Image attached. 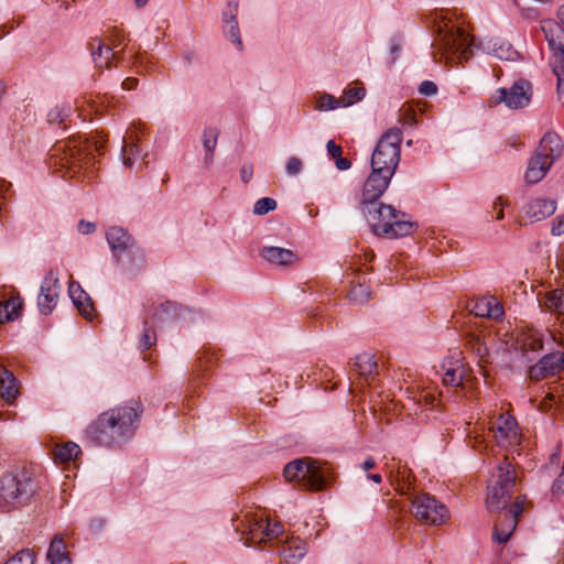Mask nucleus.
<instances>
[{
  "mask_svg": "<svg viewBox=\"0 0 564 564\" xmlns=\"http://www.w3.org/2000/svg\"><path fill=\"white\" fill-rule=\"evenodd\" d=\"M142 412L139 402L102 412L90 425V437L100 445H119L130 438Z\"/></svg>",
  "mask_w": 564,
  "mask_h": 564,
  "instance_id": "1",
  "label": "nucleus"
},
{
  "mask_svg": "<svg viewBox=\"0 0 564 564\" xmlns=\"http://www.w3.org/2000/svg\"><path fill=\"white\" fill-rule=\"evenodd\" d=\"M360 209L373 232L378 236L398 238L408 236L413 231V224L403 220L404 214L395 210L391 205L375 203Z\"/></svg>",
  "mask_w": 564,
  "mask_h": 564,
  "instance_id": "2",
  "label": "nucleus"
},
{
  "mask_svg": "<svg viewBox=\"0 0 564 564\" xmlns=\"http://www.w3.org/2000/svg\"><path fill=\"white\" fill-rule=\"evenodd\" d=\"M36 491L32 475L25 469L0 476V508H17L30 502Z\"/></svg>",
  "mask_w": 564,
  "mask_h": 564,
  "instance_id": "3",
  "label": "nucleus"
},
{
  "mask_svg": "<svg viewBox=\"0 0 564 564\" xmlns=\"http://www.w3.org/2000/svg\"><path fill=\"white\" fill-rule=\"evenodd\" d=\"M288 481H297L308 490H323L330 482V471L327 466L305 457L289 463L283 470Z\"/></svg>",
  "mask_w": 564,
  "mask_h": 564,
  "instance_id": "4",
  "label": "nucleus"
},
{
  "mask_svg": "<svg viewBox=\"0 0 564 564\" xmlns=\"http://www.w3.org/2000/svg\"><path fill=\"white\" fill-rule=\"evenodd\" d=\"M402 131L393 127L388 129L378 140L371 155V169L394 175L401 154Z\"/></svg>",
  "mask_w": 564,
  "mask_h": 564,
  "instance_id": "5",
  "label": "nucleus"
},
{
  "mask_svg": "<svg viewBox=\"0 0 564 564\" xmlns=\"http://www.w3.org/2000/svg\"><path fill=\"white\" fill-rule=\"evenodd\" d=\"M516 477V470L511 463L505 460L497 467L488 487L489 491L486 499L489 511L503 510L508 506Z\"/></svg>",
  "mask_w": 564,
  "mask_h": 564,
  "instance_id": "6",
  "label": "nucleus"
},
{
  "mask_svg": "<svg viewBox=\"0 0 564 564\" xmlns=\"http://www.w3.org/2000/svg\"><path fill=\"white\" fill-rule=\"evenodd\" d=\"M549 47L552 52V64L557 77L558 99L564 101V29L554 23L542 26Z\"/></svg>",
  "mask_w": 564,
  "mask_h": 564,
  "instance_id": "7",
  "label": "nucleus"
},
{
  "mask_svg": "<svg viewBox=\"0 0 564 564\" xmlns=\"http://www.w3.org/2000/svg\"><path fill=\"white\" fill-rule=\"evenodd\" d=\"M412 513L416 520L427 525H442L449 518L446 506L429 494L413 497Z\"/></svg>",
  "mask_w": 564,
  "mask_h": 564,
  "instance_id": "8",
  "label": "nucleus"
},
{
  "mask_svg": "<svg viewBox=\"0 0 564 564\" xmlns=\"http://www.w3.org/2000/svg\"><path fill=\"white\" fill-rule=\"evenodd\" d=\"M440 58L449 59V55H457L459 59L467 61L471 55L474 39L462 29H451L440 34Z\"/></svg>",
  "mask_w": 564,
  "mask_h": 564,
  "instance_id": "9",
  "label": "nucleus"
},
{
  "mask_svg": "<svg viewBox=\"0 0 564 564\" xmlns=\"http://www.w3.org/2000/svg\"><path fill=\"white\" fill-rule=\"evenodd\" d=\"M489 431L499 446L516 447L520 444L521 433L514 417L500 413L496 419L491 417Z\"/></svg>",
  "mask_w": 564,
  "mask_h": 564,
  "instance_id": "10",
  "label": "nucleus"
},
{
  "mask_svg": "<svg viewBox=\"0 0 564 564\" xmlns=\"http://www.w3.org/2000/svg\"><path fill=\"white\" fill-rule=\"evenodd\" d=\"M532 86L525 79H519L510 88H499L494 96L495 102H503L508 108L518 109L529 105Z\"/></svg>",
  "mask_w": 564,
  "mask_h": 564,
  "instance_id": "11",
  "label": "nucleus"
},
{
  "mask_svg": "<svg viewBox=\"0 0 564 564\" xmlns=\"http://www.w3.org/2000/svg\"><path fill=\"white\" fill-rule=\"evenodd\" d=\"M59 290L58 273L51 269L42 281L37 296V307L43 315L51 314L55 308Z\"/></svg>",
  "mask_w": 564,
  "mask_h": 564,
  "instance_id": "12",
  "label": "nucleus"
},
{
  "mask_svg": "<svg viewBox=\"0 0 564 564\" xmlns=\"http://www.w3.org/2000/svg\"><path fill=\"white\" fill-rule=\"evenodd\" d=\"M392 176L382 171H377V169H371V173L364 184L359 203L360 208L377 203L388 188Z\"/></svg>",
  "mask_w": 564,
  "mask_h": 564,
  "instance_id": "13",
  "label": "nucleus"
},
{
  "mask_svg": "<svg viewBox=\"0 0 564 564\" xmlns=\"http://www.w3.org/2000/svg\"><path fill=\"white\" fill-rule=\"evenodd\" d=\"M522 502L516 500L507 512L500 514L494 528V540L498 543H506L517 527L519 516L522 513Z\"/></svg>",
  "mask_w": 564,
  "mask_h": 564,
  "instance_id": "14",
  "label": "nucleus"
},
{
  "mask_svg": "<svg viewBox=\"0 0 564 564\" xmlns=\"http://www.w3.org/2000/svg\"><path fill=\"white\" fill-rule=\"evenodd\" d=\"M564 369V352L554 351L545 355L535 365L530 367L529 376L531 380L540 381L542 379L558 375Z\"/></svg>",
  "mask_w": 564,
  "mask_h": 564,
  "instance_id": "15",
  "label": "nucleus"
},
{
  "mask_svg": "<svg viewBox=\"0 0 564 564\" xmlns=\"http://www.w3.org/2000/svg\"><path fill=\"white\" fill-rule=\"evenodd\" d=\"M106 238L117 262H122L123 256L134 248L132 237L121 227H110Z\"/></svg>",
  "mask_w": 564,
  "mask_h": 564,
  "instance_id": "16",
  "label": "nucleus"
},
{
  "mask_svg": "<svg viewBox=\"0 0 564 564\" xmlns=\"http://www.w3.org/2000/svg\"><path fill=\"white\" fill-rule=\"evenodd\" d=\"M275 547L284 564H297L306 553V543L294 536L279 540Z\"/></svg>",
  "mask_w": 564,
  "mask_h": 564,
  "instance_id": "17",
  "label": "nucleus"
},
{
  "mask_svg": "<svg viewBox=\"0 0 564 564\" xmlns=\"http://www.w3.org/2000/svg\"><path fill=\"white\" fill-rule=\"evenodd\" d=\"M260 254L271 264L281 267H290L299 261V256L293 250L281 247H263Z\"/></svg>",
  "mask_w": 564,
  "mask_h": 564,
  "instance_id": "18",
  "label": "nucleus"
},
{
  "mask_svg": "<svg viewBox=\"0 0 564 564\" xmlns=\"http://www.w3.org/2000/svg\"><path fill=\"white\" fill-rule=\"evenodd\" d=\"M556 210V202L553 199L535 198L531 200L524 208L525 216L531 221L543 220Z\"/></svg>",
  "mask_w": 564,
  "mask_h": 564,
  "instance_id": "19",
  "label": "nucleus"
},
{
  "mask_svg": "<svg viewBox=\"0 0 564 564\" xmlns=\"http://www.w3.org/2000/svg\"><path fill=\"white\" fill-rule=\"evenodd\" d=\"M89 50L95 65L100 69L109 68L112 61L117 58L113 47L105 45L100 39H94L89 43Z\"/></svg>",
  "mask_w": 564,
  "mask_h": 564,
  "instance_id": "20",
  "label": "nucleus"
},
{
  "mask_svg": "<svg viewBox=\"0 0 564 564\" xmlns=\"http://www.w3.org/2000/svg\"><path fill=\"white\" fill-rule=\"evenodd\" d=\"M238 7V1L228 2L229 14L225 13L224 17V32L226 36L241 51L242 41L240 37V31L237 21Z\"/></svg>",
  "mask_w": 564,
  "mask_h": 564,
  "instance_id": "21",
  "label": "nucleus"
},
{
  "mask_svg": "<svg viewBox=\"0 0 564 564\" xmlns=\"http://www.w3.org/2000/svg\"><path fill=\"white\" fill-rule=\"evenodd\" d=\"M443 382L447 386L458 387L462 384L464 377V367L460 360V351L452 357L447 362L442 365Z\"/></svg>",
  "mask_w": 564,
  "mask_h": 564,
  "instance_id": "22",
  "label": "nucleus"
},
{
  "mask_svg": "<svg viewBox=\"0 0 564 564\" xmlns=\"http://www.w3.org/2000/svg\"><path fill=\"white\" fill-rule=\"evenodd\" d=\"M552 164V160L545 159L535 153L529 161L528 169L525 171L524 177L527 183H539L546 175Z\"/></svg>",
  "mask_w": 564,
  "mask_h": 564,
  "instance_id": "23",
  "label": "nucleus"
},
{
  "mask_svg": "<svg viewBox=\"0 0 564 564\" xmlns=\"http://www.w3.org/2000/svg\"><path fill=\"white\" fill-rule=\"evenodd\" d=\"M19 394V384L14 375L6 367L0 366V397L12 403Z\"/></svg>",
  "mask_w": 564,
  "mask_h": 564,
  "instance_id": "24",
  "label": "nucleus"
},
{
  "mask_svg": "<svg viewBox=\"0 0 564 564\" xmlns=\"http://www.w3.org/2000/svg\"><path fill=\"white\" fill-rule=\"evenodd\" d=\"M46 558L50 564H70L72 560L65 541L61 534H56L48 546Z\"/></svg>",
  "mask_w": 564,
  "mask_h": 564,
  "instance_id": "25",
  "label": "nucleus"
},
{
  "mask_svg": "<svg viewBox=\"0 0 564 564\" xmlns=\"http://www.w3.org/2000/svg\"><path fill=\"white\" fill-rule=\"evenodd\" d=\"M539 155L552 160V163L562 153V141L555 133H545L540 141L536 152Z\"/></svg>",
  "mask_w": 564,
  "mask_h": 564,
  "instance_id": "26",
  "label": "nucleus"
},
{
  "mask_svg": "<svg viewBox=\"0 0 564 564\" xmlns=\"http://www.w3.org/2000/svg\"><path fill=\"white\" fill-rule=\"evenodd\" d=\"M471 312L476 316L499 319L503 315V307L494 297H484L475 303Z\"/></svg>",
  "mask_w": 564,
  "mask_h": 564,
  "instance_id": "27",
  "label": "nucleus"
},
{
  "mask_svg": "<svg viewBox=\"0 0 564 564\" xmlns=\"http://www.w3.org/2000/svg\"><path fill=\"white\" fill-rule=\"evenodd\" d=\"M68 293L70 299L73 300L74 305L78 308V311L86 318H93V305L90 304L87 294L82 289L79 283L70 281L68 285Z\"/></svg>",
  "mask_w": 564,
  "mask_h": 564,
  "instance_id": "28",
  "label": "nucleus"
},
{
  "mask_svg": "<svg viewBox=\"0 0 564 564\" xmlns=\"http://www.w3.org/2000/svg\"><path fill=\"white\" fill-rule=\"evenodd\" d=\"M67 143H59L55 147L54 152L56 155L59 152H64V156L61 159V166L66 169V173L69 174L70 177L75 176L79 170L82 169V158L80 153L75 152L69 148V152L66 153Z\"/></svg>",
  "mask_w": 564,
  "mask_h": 564,
  "instance_id": "29",
  "label": "nucleus"
},
{
  "mask_svg": "<svg viewBox=\"0 0 564 564\" xmlns=\"http://www.w3.org/2000/svg\"><path fill=\"white\" fill-rule=\"evenodd\" d=\"M22 300L21 297H11L0 303V323L17 319L21 315Z\"/></svg>",
  "mask_w": 564,
  "mask_h": 564,
  "instance_id": "30",
  "label": "nucleus"
},
{
  "mask_svg": "<svg viewBox=\"0 0 564 564\" xmlns=\"http://www.w3.org/2000/svg\"><path fill=\"white\" fill-rule=\"evenodd\" d=\"M265 520L262 518L252 517L248 519L247 524V544H256L264 542V533H265Z\"/></svg>",
  "mask_w": 564,
  "mask_h": 564,
  "instance_id": "31",
  "label": "nucleus"
},
{
  "mask_svg": "<svg viewBox=\"0 0 564 564\" xmlns=\"http://www.w3.org/2000/svg\"><path fill=\"white\" fill-rule=\"evenodd\" d=\"M489 54H492L499 59L502 61H513L518 53L512 48V46L503 41H495L488 43V46L486 47Z\"/></svg>",
  "mask_w": 564,
  "mask_h": 564,
  "instance_id": "32",
  "label": "nucleus"
},
{
  "mask_svg": "<svg viewBox=\"0 0 564 564\" xmlns=\"http://www.w3.org/2000/svg\"><path fill=\"white\" fill-rule=\"evenodd\" d=\"M219 137V130L215 127H207L203 132V145L206 151L205 163L210 164L213 161L214 150L216 149Z\"/></svg>",
  "mask_w": 564,
  "mask_h": 564,
  "instance_id": "33",
  "label": "nucleus"
},
{
  "mask_svg": "<svg viewBox=\"0 0 564 564\" xmlns=\"http://www.w3.org/2000/svg\"><path fill=\"white\" fill-rule=\"evenodd\" d=\"M354 366L357 372L365 378H368L377 372V362L373 355L369 352L358 355Z\"/></svg>",
  "mask_w": 564,
  "mask_h": 564,
  "instance_id": "34",
  "label": "nucleus"
},
{
  "mask_svg": "<svg viewBox=\"0 0 564 564\" xmlns=\"http://www.w3.org/2000/svg\"><path fill=\"white\" fill-rule=\"evenodd\" d=\"M54 458L59 463L70 462L80 454V447L74 442H67L56 445L54 449Z\"/></svg>",
  "mask_w": 564,
  "mask_h": 564,
  "instance_id": "35",
  "label": "nucleus"
},
{
  "mask_svg": "<svg viewBox=\"0 0 564 564\" xmlns=\"http://www.w3.org/2000/svg\"><path fill=\"white\" fill-rule=\"evenodd\" d=\"M178 311L180 307L176 303L165 302L156 308L152 318L159 323L172 322L178 316Z\"/></svg>",
  "mask_w": 564,
  "mask_h": 564,
  "instance_id": "36",
  "label": "nucleus"
},
{
  "mask_svg": "<svg viewBox=\"0 0 564 564\" xmlns=\"http://www.w3.org/2000/svg\"><path fill=\"white\" fill-rule=\"evenodd\" d=\"M366 95V89L361 84H357L355 87L346 88L341 96L343 107H349L360 101Z\"/></svg>",
  "mask_w": 564,
  "mask_h": 564,
  "instance_id": "37",
  "label": "nucleus"
},
{
  "mask_svg": "<svg viewBox=\"0 0 564 564\" xmlns=\"http://www.w3.org/2000/svg\"><path fill=\"white\" fill-rule=\"evenodd\" d=\"M338 107H343L341 105V97L336 98L335 96L330 94H321L316 101V109L319 111H328L337 109Z\"/></svg>",
  "mask_w": 564,
  "mask_h": 564,
  "instance_id": "38",
  "label": "nucleus"
},
{
  "mask_svg": "<svg viewBox=\"0 0 564 564\" xmlns=\"http://www.w3.org/2000/svg\"><path fill=\"white\" fill-rule=\"evenodd\" d=\"M524 350L539 351L543 348V340L538 333H529L522 339Z\"/></svg>",
  "mask_w": 564,
  "mask_h": 564,
  "instance_id": "39",
  "label": "nucleus"
},
{
  "mask_svg": "<svg viewBox=\"0 0 564 564\" xmlns=\"http://www.w3.org/2000/svg\"><path fill=\"white\" fill-rule=\"evenodd\" d=\"M278 204L275 199L271 197H263L256 202L253 206V214L256 215H265L271 210L276 208Z\"/></svg>",
  "mask_w": 564,
  "mask_h": 564,
  "instance_id": "40",
  "label": "nucleus"
},
{
  "mask_svg": "<svg viewBox=\"0 0 564 564\" xmlns=\"http://www.w3.org/2000/svg\"><path fill=\"white\" fill-rule=\"evenodd\" d=\"M156 341V334L152 329V327L149 325V321H144V328L143 333L140 338V347L142 349H149L152 347Z\"/></svg>",
  "mask_w": 564,
  "mask_h": 564,
  "instance_id": "41",
  "label": "nucleus"
},
{
  "mask_svg": "<svg viewBox=\"0 0 564 564\" xmlns=\"http://www.w3.org/2000/svg\"><path fill=\"white\" fill-rule=\"evenodd\" d=\"M349 296H350V300L356 303H364V302L368 301L370 297L369 288L365 284L355 285L351 289Z\"/></svg>",
  "mask_w": 564,
  "mask_h": 564,
  "instance_id": "42",
  "label": "nucleus"
},
{
  "mask_svg": "<svg viewBox=\"0 0 564 564\" xmlns=\"http://www.w3.org/2000/svg\"><path fill=\"white\" fill-rule=\"evenodd\" d=\"M6 564H33V553L30 550L20 551Z\"/></svg>",
  "mask_w": 564,
  "mask_h": 564,
  "instance_id": "43",
  "label": "nucleus"
},
{
  "mask_svg": "<svg viewBox=\"0 0 564 564\" xmlns=\"http://www.w3.org/2000/svg\"><path fill=\"white\" fill-rule=\"evenodd\" d=\"M139 155V149L137 144H128L123 147V164L128 167L133 165V158Z\"/></svg>",
  "mask_w": 564,
  "mask_h": 564,
  "instance_id": "44",
  "label": "nucleus"
},
{
  "mask_svg": "<svg viewBox=\"0 0 564 564\" xmlns=\"http://www.w3.org/2000/svg\"><path fill=\"white\" fill-rule=\"evenodd\" d=\"M469 345L473 348V350L479 356L480 358H484L487 355V347L481 341L479 336L471 335L469 338Z\"/></svg>",
  "mask_w": 564,
  "mask_h": 564,
  "instance_id": "45",
  "label": "nucleus"
},
{
  "mask_svg": "<svg viewBox=\"0 0 564 564\" xmlns=\"http://www.w3.org/2000/svg\"><path fill=\"white\" fill-rule=\"evenodd\" d=\"M303 169V162L301 159L296 156H292L288 160L285 170L289 175H296L299 174Z\"/></svg>",
  "mask_w": 564,
  "mask_h": 564,
  "instance_id": "46",
  "label": "nucleus"
},
{
  "mask_svg": "<svg viewBox=\"0 0 564 564\" xmlns=\"http://www.w3.org/2000/svg\"><path fill=\"white\" fill-rule=\"evenodd\" d=\"M265 533H264V542L271 540L273 538H278L282 532V527L280 523L270 524L268 521L265 522Z\"/></svg>",
  "mask_w": 564,
  "mask_h": 564,
  "instance_id": "47",
  "label": "nucleus"
},
{
  "mask_svg": "<svg viewBox=\"0 0 564 564\" xmlns=\"http://www.w3.org/2000/svg\"><path fill=\"white\" fill-rule=\"evenodd\" d=\"M551 232L553 236H560L564 234V216L558 215L552 225Z\"/></svg>",
  "mask_w": 564,
  "mask_h": 564,
  "instance_id": "48",
  "label": "nucleus"
},
{
  "mask_svg": "<svg viewBox=\"0 0 564 564\" xmlns=\"http://www.w3.org/2000/svg\"><path fill=\"white\" fill-rule=\"evenodd\" d=\"M419 91L422 95L432 96L436 94L437 87L433 82L425 80L420 85Z\"/></svg>",
  "mask_w": 564,
  "mask_h": 564,
  "instance_id": "49",
  "label": "nucleus"
},
{
  "mask_svg": "<svg viewBox=\"0 0 564 564\" xmlns=\"http://www.w3.org/2000/svg\"><path fill=\"white\" fill-rule=\"evenodd\" d=\"M326 149H327V152L328 154L333 158V159H337L338 156L341 155V147L337 145L333 140H329L326 144Z\"/></svg>",
  "mask_w": 564,
  "mask_h": 564,
  "instance_id": "50",
  "label": "nucleus"
},
{
  "mask_svg": "<svg viewBox=\"0 0 564 564\" xmlns=\"http://www.w3.org/2000/svg\"><path fill=\"white\" fill-rule=\"evenodd\" d=\"M95 230H96V225L94 223L85 221V220H80L78 223V231L84 235L91 234Z\"/></svg>",
  "mask_w": 564,
  "mask_h": 564,
  "instance_id": "51",
  "label": "nucleus"
},
{
  "mask_svg": "<svg viewBox=\"0 0 564 564\" xmlns=\"http://www.w3.org/2000/svg\"><path fill=\"white\" fill-rule=\"evenodd\" d=\"M253 176V166L245 164L240 170V177L245 183H248Z\"/></svg>",
  "mask_w": 564,
  "mask_h": 564,
  "instance_id": "52",
  "label": "nucleus"
},
{
  "mask_svg": "<svg viewBox=\"0 0 564 564\" xmlns=\"http://www.w3.org/2000/svg\"><path fill=\"white\" fill-rule=\"evenodd\" d=\"M469 442L473 444L475 448H477L482 443V437L476 431H470L468 434Z\"/></svg>",
  "mask_w": 564,
  "mask_h": 564,
  "instance_id": "53",
  "label": "nucleus"
},
{
  "mask_svg": "<svg viewBox=\"0 0 564 564\" xmlns=\"http://www.w3.org/2000/svg\"><path fill=\"white\" fill-rule=\"evenodd\" d=\"M139 80L134 77H128L122 82V88L126 90H132L138 86Z\"/></svg>",
  "mask_w": 564,
  "mask_h": 564,
  "instance_id": "54",
  "label": "nucleus"
},
{
  "mask_svg": "<svg viewBox=\"0 0 564 564\" xmlns=\"http://www.w3.org/2000/svg\"><path fill=\"white\" fill-rule=\"evenodd\" d=\"M336 160V167L340 171H346L350 167V161L346 158L338 156Z\"/></svg>",
  "mask_w": 564,
  "mask_h": 564,
  "instance_id": "55",
  "label": "nucleus"
},
{
  "mask_svg": "<svg viewBox=\"0 0 564 564\" xmlns=\"http://www.w3.org/2000/svg\"><path fill=\"white\" fill-rule=\"evenodd\" d=\"M494 207L497 208L499 207V210H498V214H497V219L498 220H501L503 218V209H502V198L501 197H498L497 200L495 202L494 204Z\"/></svg>",
  "mask_w": 564,
  "mask_h": 564,
  "instance_id": "56",
  "label": "nucleus"
},
{
  "mask_svg": "<svg viewBox=\"0 0 564 564\" xmlns=\"http://www.w3.org/2000/svg\"><path fill=\"white\" fill-rule=\"evenodd\" d=\"M376 467V462L372 457H368L362 464H361V468L364 470H369V469H372Z\"/></svg>",
  "mask_w": 564,
  "mask_h": 564,
  "instance_id": "57",
  "label": "nucleus"
},
{
  "mask_svg": "<svg viewBox=\"0 0 564 564\" xmlns=\"http://www.w3.org/2000/svg\"><path fill=\"white\" fill-rule=\"evenodd\" d=\"M367 478L375 481L376 484H380L382 481V477L380 474H368Z\"/></svg>",
  "mask_w": 564,
  "mask_h": 564,
  "instance_id": "58",
  "label": "nucleus"
},
{
  "mask_svg": "<svg viewBox=\"0 0 564 564\" xmlns=\"http://www.w3.org/2000/svg\"><path fill=\"white\" fill-rule=\"evenodd\" d=\"M557 19L560 20L561 24L564 25V3L557 10Z\"/></svg>",
  "mask_w": 564,
  "mask_h": 564,
  "instance_id": "59",
  "label": "nucleus"
},
{
  "mask_svg": "<svg viewBox=\"0 0 564 564\" xmlns=\"http://www.w3.org/2000/svg\"><path fill=\"white\" fill-rule=\"evenodd\" d=\"M400 50H401V47H400L399 43L394 42L391 44L390 51L392 54H397Z\"/></svg>",
  "mask_w": 564,
  "mask_h": 564,
  "instance_id": "60",
  "label": "nucleus"
},
{
  "mask_svg": "<svg viewBox=\"0 0 564 564\" xmlns=\"http://www.w3.org/2000/svg\"><path fill=\"white\" fill-rule=\"evenodd\" d=\"M405 473L406 470L405 469H402L401 467H398L397 469V478L399 479L400 477L404 478L405 477Z\"/></svg>",
  "mask_w": 564,
  "mask_h": 564,
  "instance_id": "61",
  "label": "nucleus"
},
{
  "mask_svg": "<svg viewBox=\"0 0 564 564\" xmlns=\"http://www.w3.org/2000/svg\"><path fill=\"white\" fill-rule=\"evenodd\" d=\"M138 8L144 7L148 0H134Z\"/></svg>",
  "mask_w": 564,
  "mask_h": 564,
  "instance_id": "62",
  "label": "nucleus"
},
{
  "mask_svg": "<svg viewBox=\"0 0 564 564\" xmlns=\"http://www.w3.org/2000/svg\"><path fill=\"white\" fill-rule=\"evenodd\" d=\"M4 91H6V86H4V84L2 82H0V98L2 97Z\"/></svg>",
  "mask_w": 564,
  "mask_h": 564,
  "instance_id": "63",
  "label": "nucleus"
},
{
  "mask_svg": "<svg viewBox=\"0 0 564 564\" xmlns=\"http://www.w3.org/2000/svg\"><path fill=\"white\" fill-rule=\"evenodd\" d=\"M185 58L188 61V62H192V56L191 55H186Z\"/></svg>",
  "mask_w": 564,
  "mask_h": 564,
  "instance_id": "64",
  "label": "nucleus"
}]
</instances>
